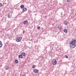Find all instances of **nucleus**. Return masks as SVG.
<instances>
[{
	"label": "nucleus",
	"instance_id": "nucleus-6",
	"mask_svg": "<svg viewBox=\"0 0 76 76\" xmlns=\"http://www.w3.org/2000/svg\"><path fill=\"white\" fill-rule=\"evenodd\" d=\"M21 54L23 55V56H25V55H26V54L24 52H22L21 53Z\"/></svg>",
	"mask_w": 76,
	"mask_h": 76
},
{
	"label": "nucleus",
	"instance_id": "nucleus-4",
	"mask_svg": "<svg viewBox=\"0 0 76 76\" xmlns=\"http://www.w3.org/2000/svg\"><path fill=\"white\" fill-rule=\"evenodd\" d=\"M34 72L35 73H38V72H39V71L38 70V69H35L34 70Z\"/></svg>",
	"mask_w": 76,
	"mask_h": 76
},
{
	"label": "nucleus",
	"instance_id": "nucleus-20",
	"mask_svg": "<svg viewBox=\"0 0 76 76\" xmlns=\"http://www.w3.org/2000/svg\"><path fill=\"white\" fill-rule=\"evenodd\" d=\"M67 2H69L70 1V0H66Z\"/></svg>",
	"mask_w": 76,
	"mask_h": 76
},
{
	"label": "nucleus",
	"instance_id": "nucleus-9",
	"mask_svg": "<svg viewBox=\"0 0 76 76\" xmlns=\"http://www.w3.org/2000/svg\"><path fill=\"white\" fill-rule=\"evenodd\" d=\"M23 24H24V25H26V24L28 23V21H27V20L24 21L23 22Z\"/></svg>",
	"mask_w": 76,
	"mask_h": 76
},
{
	"label": "nucleus",
	"instance_id": "nucleus-13",
	"mask_svg": "<svg viewBox=\"0 0 76 76\" xmlns=\"http://www.w3.org/2000/svg\"><path fill=\"white\" fill-rule=\"evenodd\" d=\"M20 7L21 9H23L24 7V5H22L20 6Z\"/></svg>",
	"mask_w": 76,
	"mask_h": 76
},
{
	"label": "nucleus",
	"instance_id": "nucleus-16",
	"mask_svg": "<svg viewBox=\"0 0 76 76\" xmlns=\"http://www.w3.org/2000/svg\"><path fill=\"white\" fill-rule=\"evenodd\" d=\"M8 69H9V66H7L6 67V70H8Z\"/></svg>",
	"mask_w": 76,
	"mask_h": 76
},
{
	"label": "nucleus",
	"instance_id": "nucleus-19",
	"mask_svg": "<svg viewBox=\"0 0 76 76\" xmlns=\"http://www.w3.org/2000/svg\"><path fill=\"white\" fill-rule=\"evenodd\" d=\"M21 76H26V75L25 74H24V75H22Z\"/></svg>",
	"mask_w": 76,
	"mask_h": 76
},
{
	"label": "nucleus",
	"instance_id": "nucleus-23",
	"mask_svg": "<svg viewBox=\"0 0 76 76\" xmlns=\"http://www.w3.org/2000/svg\"><path fill=\"white\" fill-rule=\"evenodd\" d=\"M43 60H44V59H43V58L42 59V61H43Z\"/></svg>",
	"mask_w": 76,
	"mask_h": 76
},
{
	"label": "nucleus",
	"instance_id": "nucleus-7",
	"mask_svg": "<svg viewBox=\"0 0 76 76\" xmlns=\"http://www.w3.org/2000/svg\"><path fill=\"white\" fill-rule=\"evenodd\" d=\"M2 46H3V44H2V42L1 41H0V48L2 47Z\"/></svg>",
	"mask_w": 76,
	"mask_h": 76
},
{
	"label": "nucleus",
	"instance_id": "nucleus-18",
	"mask_svg": "<svg viewBox=\"0 0 76 76\" xmlns=\"http://www.w3.org/2000/svg\"><path fill=\"white\" fill-rule=\"evenodd\" d=\"M3 6V4L1 3H0V7H1Z\"/></svg>",
	"mask_w": 76,
	"mask_h": 76
},
{
	"label": "nucleus",
	"instance_id": "nucleus-17",
	"mask_svg": "<svg viewBox=\"0 0 76 76\" xmlns=\"http://www.w3.org/2000/svg\"><path fill=\"white\" fill-rule=\"evenodd\" d=\"M40 28H41V27H40L39 26H38L37 27V29H39Z\"/></svg>",
	"mask_w": 76,
	"mask_h": 76
},
{
	"label": "nucleus",
	"instance_id": "nucleus-5",
	"mask_svg": "<svg viewBox=\"0 0 76 76\" xmlns=\"http://www.w3.org/2000/svg\"><path fill=\"white\" fill-rule=\"evenodd\" d=\"M18 58H23V56H22V55H19L18 56Z\"/></svg>",
	"mask_w": 76,
	"mask_h": 76
},
{
	"label": "nucleus",
	"instance_id": "nucleus-10",
	"mask_svg": "<svg viewBox=\"0 0 76 76\" xmlns=\"http://www.w3.org/2000/svg\"><path fill=\"white\" fill-rule=\"evenodd\" d=\"M64 32L65 33H67V29H64Z\"/></svg>",
	"mask_w": 76,
	"mask_h": 76
},
{
	"label": "nucleus",
	"instance_id": "nucleus-21",
	"mask_svg": "<svg viewBox=\"0 0 76 76\" xmlns=\"http://www.w3.org/2000/svg\"><path fill=\"white\" fill-rule=\"evenodd\" d=\"M65 58H68V56H66Z\"/></svg>",
	"mask_w": 76,
	"mask_h": 76
},
{
	"label": "nucleus",
	"instance_id": "nucleus-8",
	"mask_svg": "<svg viewBox=\"0 0 76 76\" xmlns=\"http://www.w3.org/2000/svg\"><path fill=\"white\" fill-rule=\"evenodd\" d=\"M23 12H26V11H27V8H24L23 9Z\"/></svg>",
	"mask_w": 76,
	"mask_h": 76
},
{
	"label": "nucleus",
	"instance_id": "nucleus-1",
	"mask_svg": "<svg viewBox=\"0 0 76 76\" xmlns=\"http://www.w3.org/2000/svg\"><path fill=\"white\" fill-rule=\"evenodd\" d=\"M76 40L75 39H72L69 42L70 47L71 48H74L76 46Z\"/></svg>",
	"mask_w": 76,
	"mask_h": 76
},
{
	"label": "nucleus",
	"instance_id": "nucleus-2",
	"mask_svg": "<svg viewBox=\"0 0 76 76\" xmlns=\"http://www.w3.org/2000/svg\"><path fill=\"white\" fill-rule=\"evenodd\" d=\"M22 37H18L16 38V41H17V42H20V41H21V40H22Z\"/></svg>",
	"mask_w": 76,
	"mask_h": 76
},
{
	"label": "nucleus",
	"instance_id": "nucleus-3",
	"mask_svg": "<svg viewBox=\"0 0 76 76\" xmlns=\"http://www.w3.org/2000/svg\"><path fill=\"white\" fill-rule=\"evenodd\" d=\"M57 63V61L56 59H53L52 60V64L53 65H56Z\"/></svg>",
	"mask_w": 76,
	"mask_h": 76
},
{
	"label": "nucleus",
	"instance_id": "nucleus-15",
	"mask_svg": "<svg viewBox=\"0 0 76 76\" xmlns=\"http://www.w3.org/2000/svg\"><path fill=\"white\" fill-rule=\"evenodd\" d=\"M32 67L33 69H34V68H35V67H36V66L34 65L33 66H32Z\"/></svg>",
	"mask_w": 76,
	"mask_h": 76
},
{
	"label": "nucleus",
	"instance_id": "nucleus-12",
	"mask_svg": "<svg viewBox=\"0 0 76 76\" xmlns=\"http://www.w3.org/2000/svg\"><path fill=\"white\" fill-rule=\"evenodd\" d=\"M15 63H18V60L15 59Z\"/></svg>",
	"mask_w": 76,
	"mask_h": 76
},
{
	"label": "nucleus",
	"instance_id": "nucleus-14",
	"mask_svg": "<svg viewBox=\"0 0 76 76\" xmlns=\"http://www.w3.org/2000/svg\"><path fill=\"white\" fill-rule=\"evenodd\" d=\"M58 28L59 29H61V28H62V27L61 26L60 27H59V26H58Z\"/></svg>",
	"mask_w": 76,
	"mask_h": 76
},
{
	"label": "nucleus",
	"instance_id": "nucleus-11",
	"mask_svg": "<svg viewBox=\"0 0 76 76\" xmlns=\"http://www.w3.org/2000/svg\"><path fill=\"white\" fill-rule=\"evenodd\" d=\"M8 18H11V16H10V14H8Z\"/></svg>",
	"mask_w": 76,
	"mask_h": 76
},
{
	"label": "nucleus",
	"instance_id": "nucleus-22",
	"mask_svg": "<svg viewBox=\"0 0 76 76\" xmlns=\"http://www.w3.org/2000/svg\"><path fill=\"white\" fill-rule=\"evenodd\" d=\"M64 24L65 25H67V24L66 23H64Z\"/></svg>",
	"mask_w": 76,
	"mask_h": 76
}]
</instances>
